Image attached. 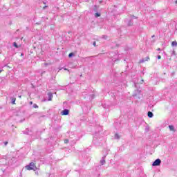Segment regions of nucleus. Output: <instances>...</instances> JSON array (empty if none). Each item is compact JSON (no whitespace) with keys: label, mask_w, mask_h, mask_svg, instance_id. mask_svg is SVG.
<instances>
[{"label":"nucleus","mask_w":177,"mask_h":177,"mask_svg":"<svg viewBox=\"0 0 177 177\" xmlns=\"http://www.w3.org/2000/svg\"><path fill=\"white\" fill-rule=\"evenodd\" d=\"M26 169L28 171H37V167L35 166V164L34 162H30L29 165L26 166Z\"/></svg>","instance_id":"f257e3e1"},{"label":"nucleus","mask_w":177,"mask_h":177,"mask_svg":"<svg viewBox=\"0 0 177 177\" xmlns=\"http://www.w3.org/2000/svg\"><path fill=\"white\" fill-rule=\"evenodd\" d=\"M161 165V160L160 159H156L152 164L153 167H158Z\"/></svg>","instance_id":"f03ea898"},{"label":"nucleus","mask_w":177,"mask_h":177,"mask_svg":"<svg viewBox=\"0 0 177 177\" xmlns=\"http://www.w3.org/2000/svg\"><path fill=\"white\" fill-rule=\"evenodd\" d=\"M68 113H70V111H68V109H64L62 112V115H68Z\"/></svg>","instance_id":"7ed1b4c3"},{"label":"nucleus","mask_w":177,"mask_h":177,"mask_svg":"<svg viewBox=\"0 0 177 177\" xmlns=\"http://www.w3.org/2000/svg\"><path fill=\"white\" fill-rule=\"evenodd\" d=\"M48 102H50L53 99V94L52 93H48Z\"/></svg>","instance_id":"20e7f679"},{"label":"nucleus","mask_w":177,"mask_h":177,"mask_svg":"<svg viewBox=\"0 0 177 177\" xmlns=\"http://www.w3.org/2000/svg\"><path fill=\"white\" fill-rule=\"evenodd\" d=\"M101 165H104L106 164V156L102 157V158L100 160Z\"/></svg>","instance_id":"39448f33"},{"label":"nucleus","mask_w":177,"mask_h":177,"mask_svg":"<svg viewBox=\"0 0 177 177\" xmlns=\"http://www.w3.org/2000/svg\"><path fill=\"white\" fill-rule=\"evenodd\" d=\"M147 115L149 118H153V112L149 111Z\"/></svg>","instance_id":"423d86ee"},{"label":"nucleus","mask_w":177,"mask_h":177,"mask_svg":"<svg viewBox=\"0 0 177 177\" xmlns=\"http://www.w3.org/2000/svg\"><path fill=\"white\" fill-rule=\"evenodd\" d=\"M169 128L170 129V131H171L172 132H175V127L172 125H169Z\"/></svg>","instance_id":"0eeeda50"},{"label":"nucleus","mask_w":177,"mask_h":177,"mask_svg":"<svg viewBox=\"0 0 177 177\" xmlns=\"http://www.w3.org/2000/svg\"><path fill=\"white\" fill-rule=\"evenodd\" d=\"M171 46H177V41H172Z\"/></svg>","instance_id":"6e6552de"},{"label":"nucleus","mask_w":177,"mask_h":177,"mask_svg":"<svg viewBox=\"0 0 177 177\" xmlns=\"http://www.w3.org/2000/svg\"><path fill=\"white\" fill-rule=\"evenodd\" d=\"M171 56H176V53H175V50H172L171 53Z\"/></svg>","instance_id":"1a4fd4ad"},{"label":"nucleus","mask_w":177,"mask_h":177,"mask_svg":"<svg viewBox=\"0 0 177 177\" xmlns=\"http://www.w3.org/2000/svg\"><path fill=\"white\" fill-rule=\"evenodd\" d=\"M12 104H16V98H12Z\"/></svg>","instance_id":"9d476101"},{"label":"nucleus","mask_w":177,"mask_h":177,"mask_svg":"<svg viewBox=\"0 0 177 177\" xmlns=\"http://www.w3.org/2000/svg\"><path fill=\"white\" fill-rule=\"evenodd\" d=\"M95 17H100V13L96 12V13L95 14Z\"/></svg>","instance_id":"9b49d317"},{"label":"nucleus","mask_w":177,"mask_h":177,"mask_svg":"<svg viewBox=\"0 0 177 177\" xmlns=\"http://www.w3.org/2000/svg\"><path fill=\"white\" fill-rule=\"evenodd\" d=\"M13 46H15V48H19V46H17V43H16V42H14L13 43Z\"/></svg>","instance_id":"f8f14e48"},{"label":"nucleus","mask_w":177,"mask_h":177,"mask_svg":"<svg viewBox=\"0 0 177 177\" xmlns=\"http://www.w3.org/2000/svg\"><path fill=\"white\" fill-rule=\"evenodd\" d=\"M115 139H120V136L117 133L115 134Z\"/></svg>","instance_id":"ddd939ff"},{"label":"nucleus","mask_w":177,"mask_h":177,"mask_svg":"<svg viewBox=\"0 0 177 177\" xmlns=\"http://www.w3.org/2000/svg\"><path fill=\"white\" fill-rule=\"evenodd\" d=\"M74 56V53H71L68 55V57H73Z\"/></svg>","instance_id":"4468645a"},{"label":"nucleus","mask_w":177,"mask_h":177,"mask_svg":"<svg viewBox=\"0 0 177 177\" xmlns=\"http://www.w3.org/2000/svg\"><path fill=\"white\" fill-rule=\"evenodd\" d=\"M33 107L34 109H38V105H37V104H34Z\"/></svg>","instance_id":"2eb2a0df"},{"label":"nucleus","mask_w":177,"mask_h":177,"mask_svg":"<svg viewBox=\"0 0 177 177\" xmlns=\"http://www.w3.org/2000/svg\"><path fill=\"white\" fill-rule=\"evenodd\" d=\"M127 26H132V21H129L127 24Z\"/></svg>","instance_id":"dca6fc26"},{"label":"nucleus","mask_w":177,"mask_h":177,"mask_svg":"<svg viewBox=\"0 0 177 177\" xmlns=\"http://www.w3.org/2000/svg\"><path fill=\"white\" fill-rule=\"evenodd\" d=\"M64 143H66V144L68 143V139L64 140Z\"/></svg>","instance_id":"f3484780"},{"label":"nucleus","mask_w":177,"mask_h":177,"mask_svg":"<svg viewBox=\"0 0 177 177\" xmlns=\"http://www.w3.org/2000/svg\"><path fill=\"white\" fill-rule=\"evenodd\" d=\"M93 45L94 46H96V42L94 41V42L93 43Z\"/></svg>","instance_id":"a211bd4d"},{"label":"nucleus","mask_w":177,"mask_h":177,"mask_svg":"<svg viewBox=\"0 0 177 177\" xmlns=\"http://www.w3.org/2000/svg\"><path fill=\"white\" fill-rule=\"evenodd\" d=\"M136 92H137V93H138V95H139V93H140V91H139V90H137Z\"/></svg>","instance_id":"6ab92c4d"},{"label":"nucleus","mask_w":177,"mask_h":177,"mask_svg":"<svg viewBox=\"0 0 177 177\" xmlns=\"http://www.w3.org/2000/svg\"><path fill=\"white\" fill-rule=\"evenodd\" d=\"M140 63H145V59L141 60Z\"/></svg>","instance_id":"aec40b11"},{"label":"nucleus","mask_w":177,"mask_h":177,"mask_svg":"<svg viewBox=\"0 0 177 177\" xmlns=\"http://www.w3.org/2000/svg\"><path fill=\"white\" fill-rule=\"evenodd\" d=\"M158 59H161V55H158Z\"/></svg>","instance_id":"412c9836"},{"label":"nucleus","mask_w":177,"mask_h":177,"mask_svg":"<svg viewBox=\"0 0 177 177\" xmlns=\"http://www.w3.org/2000/svg\"><path fill=\"white\" fill-rule=\"evenodd\" d=\"M141 82H142V83L145 82V80H141Z\"/></svg>","instance_id":"4be33fe9"},{"label":"nucleus","mask_w":177,"mask_h":177,"mask_svg":"<svg viewBox=\"0 0 177 177\" xmlns=\"http://www.w3.org/2000/svg\"><path fill=\"white\" fill-rule=\"evenodd\" d=\"M6 145H8V142H5V146H6Z\"/></svg>","instance_id":"5701e85b"},{"label":"nucleus","mask_w":177,"mask_h":177,"mask_svg":"<svg viewBox=\"0 0 177 177\" xmlns=\"http://www.w3.org/2000/svg\"><path fill=\"white\" fill-rule=\"evenodd\" d=\"M46 6H45L43 8V9H46Z\"/></svg>","instance_id":"b1692460"},{"label":"nucleus","mask_w":177,"mask_h":177,"mask_svg":"<svg viewBox=\"0 0 177 177\" xmlns=\"http://www.w3.org/2000/svg\"><path fill=\"white\" fill-rule=\"evenodd\" d=\"M157 50H161V48H158Z\"/></svg>","instance_id":"393cba45"},{"label":"nucleus","mask_w":177,"mask_h":177,"mask_svg":"<svg viewBox=\"0 0 177 177\" xmlns=\"http://www.w3.org/2000/svg\"><path fill=\"white\" fill-rule=\"evenodd\" d=\"M30 104H32V102H30Z\"/></svg>","instance_id":"a878e982"},{"label":"nucleus","mask_w":177,"mask_h":177,"mask_svg":"<svg viewBox=\"0 0 177 177\" xmlns=\"http://www.w3.org/2000/svg\"><path fill=\"white\" fill-rule=\"evenodd\" d=\"M64 70H68L67 68H64Z\"/></svg>","instance_id":"bb28decb"},{"label":"nucleus","mask_w":177,"mask_h":177,"mask_svg":"<svg viewBox=\"0 0 177 177\" xmlns=\"http://www.w3.org/2000/svg\"><path fill=\"white\" fill-rule=\"evenodd\" d=\"M0 73H2V70H0Z\"/></svg>","instance_id":"cd10ccee"},{"label":"nucleus","mask_w":177,"mask_h":177,"mask_svg":"<svg viewBox=\"0 0 177 177\" xmlns=\"http://www.w3.org/2000/svg\"><path fill=\"white\" fill-rule=\"evenodd\" d=\"M19 97H20V98H21V95H19Z\"/></svg>","instance_id":"c85d7f7f"},{"label":"nucleus","mask_w":177,"mask_h":177,"mask_svg":"<svg viewBox=\"0 0 177 177\" xmlns=\"http://www.w3.org/2000/svg\"><path fill=\"white\" fill-rule=\"evenodd\" d=\"M21 55L23 56V53H21Z\"/></svg>","instance_id":"c756f323"},{"label":"nucleus","mask_w":177,"mask_h":177,"mask_svg":"<svg viewBox=\"0 0 177 177\" xmlns=\"http://www.w3.org/2000/svg\"><path fill=\"white\" fill-rule=\"evenodd\" d=\"M138 93L136 94V96H137Z\"/></svg>","instance_id":"7c9ffc66"},{"label":"nucleus","mask_w":177,"mask_h":177,"mask_svg":"<svg viewBox=\"0 0 177 177\" xmlns=\"http://www.w3.org/2000/svg\"><path fill=\"white\" fill-rule=\"evenodd\" d=\"M176 3H177V1H176Z\"/></svg>","instance_id":"2f4dec72"},{"label":"nucleus","mask_w":177,"mask_h":177,"mask_svg":"<svg viewBox=\"0 0 177 177\" xmlns=\"http://www.w3.org/2000/svg\"><path fill=\"white\" fill-rule=\"evenodd\" d=\"M59 70H62V68H59Z\"/></svg>","instance_id":"473e14b6"}]
</instances>
